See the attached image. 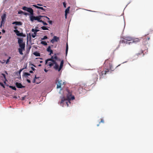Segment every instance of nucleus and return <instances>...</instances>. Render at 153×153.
I'll return each mask as SVG.
<instances>
[{
    "label": "nucleus",
    "mask_w": 153,
    "mask_h": 153,
    "mask_svg": "<svg viewBox=\"0 0 153 153\" xmlns=\"http://www.w3.org/2000/svg\"><path fill=\"white\" fill-rule=\"evenodd\" d=\"M60 98H61V101L60 102L61 105L63 106V105H66L67 107L68 106V103H70L71 102L70 101L71 100H74L75 99V97L74 96H71V95H70L69 96L67 97V99H65L64 97H60Z\"/></svg>",
    "instance_id": "1"
},
{
    "label": "nucleus",
    "mask_w": 153,
    "mask_h": 153,
    "mask_svg": "<svg viewBox=\"0 0 153 153\" xmlns=\"http://www.w3.org/2000/svg\"><path fill=\"white\" fill-rule=\"evenodd\" d=\"M132 40H133V38L131 37L126 36L125 37L124 39L121 40L120 42H121L122 43L128 44V42H127L128 41H131Z\"/></svg>",
    "instance_id": "2"
},
{
    "label": "nucleus",
    "mask_w": 153,
    "mask_h": 153,
    "mask_svg": "<svg viewBox=\"0 0 153 153\" xmlns=\"http://www.w3.org/2000/svg\"><path fill=\"white\" fill-rule=\"evenodd\" d=\"M22 9L29 13L30 14L34 12L33 10L30 7H28L25 6H24L22 8Z\"/></svg>",
    "instance_id": "3"
},
{
    "label": "nucleus",
    "mask_w": 153,
    "mask_h": 153,
    "mask_svg": "<svg viewBox=\"0 0 153 153\" xmlns=\"http://www.w3.org/2000/svg\"><path fill=\"white\" fill-rule=\"evenodd\" d=\"M13 31L15 33L16 35L19 36L25 37V35L23 34V33H20L18 30H14Z\"/></svg>",
    "instance_id": "4"
},
{
    "label": "nucleus",
    "mask_w": 153,
    "mask_h": 153,
    "mask_svg": "<svg viewBox=\"0 0 153 153\" xmlns=\"http://www.w3.org/2000/svg\"><path fill=\"white\" fill-rule=\"evenodd\" d=\"M109 72V71L108 69H107L106 70L102 71L101 73V74H100V78H103L104 77L103 76L104 74L105 75L106 74H108Z\"/></svg>",
    "instance_id": "5"
},
{
    "label": "nucleus",
    "mask_w": 153,
    "mask_h": 153,
    "mask_svg": "<svg viewBox=\"0 0 153 153\" xmlns=\"http://www.w3.org/2000/svg\"><path fill=\"white\" fill-rule=\"evenodd\" d=\"M59 38L58 37L56 36H54L53 37V38L52 39L51 41V42L52 43H53L55 42H57L58 41V40H59Z\"/></svg>",
    "instance_id": "6"
},
{
    "label": "nucleus",
    "mask_w": 153,
    "mask_h": 153,
    "mask_svg": "<svg viewBox=\"0 0 153 153\" xmlns=\"http://www.w3.org/2000/svg\"><path fill=\"white\" fill-rule=\"evenodd\" d=\"M15 85L16 87L19 88H22L25 87V86H23L21 83L18 82H16Z\"/></svg>",
    "instance_id": "7"
},
{
    "label": "nucleus",
    "mask_w": 153,
    "mask_h": 153,
    "mask_svg": "<svg viewBox=\"0 0 153 153\" xmlns=\"http://www.w3.org/2000/svg\"><path fill=\"white\" fill-rule=\"evenodd\" d=\"M30 19L31 22H33L35 20V16H34V12L30 14Z\"/></svg>",
    "instance_id": "8"
},
{
    "label": "nucleus",
    "mask_w": 153,
    "mask_h": 153,
    "mask_svg": "<svg viewBox=\"0 0 153 153\" xmlns=\"http://www.w3.org/2000/svg\"><path fill=\"white\" fill-rule=\"evenodd\" d=\"M12 24L15 25H16L21 26L22 25V23L20 21H14L12 23Z\"/></svg>",
    "instance_id": "9"
},
{
    "label": "nucleus",
    "mask_w": 153,
    "mask_h": 153,
    "mask_svg": "<svg viewBox=\"0 0 153 153\" xmlns=\"http://www.w3.org/2000/svg\"><path fill=\"white\" fill-rule=\"evenodd\" d=\"M50 61L52 62V63L53 64H56L57 63L56 61L54 59H47L46 60H45L46 65L48 63V61Z\"/></svg>",
    "instance_id": "10"
},
{
    "label": "nucleus",
    "mask_w": 153,
    "mask_h": 153,
    "mask_svg": "<svg viewBox=\"0 0 153 153\" xmlns=\"http://www.w3.org/2000/svg\"><path fill=\"white\" fill-rule=\"evenodd\" d=\"M43 17V16L41 15L35 16V20H37L39 22H42V20H40L41 17Z\"/></svg>",
    "instance_id": "11"
},
{
    "label": "nucleus",
    "mask_w": 153,
    "mask_h": 153,
    "mask_svg": "<svg viewBox=\"0 0 153 153\" xmlns=\"http://www.w3.org/2000/svg\"><path fill=\"white\" fill-rule=\"evenodd\" d=\"M64 64V61L63 60H62L60 62V66L59 68V69L58 70V71H59L62 68V67L63 66V65Z\"/></svg>",
    "instance_id": "12"
},
{
    "label": "nucleus",
    "mask_w": 153,
    "mask_h": 153,
    "mask_svg": "<svg viewBox=\"0 0 153 153\" xmlns=\"http://www.w3.org/2000/svg\"><path fill=\"white\" fill-rule=\"evenodd\" d=\"M20 48L25 49V43H23L20 44H19Z\"/></svg>",
    "instance_id": "13"
},
{
    "label": "nucleus",
    "mask_w": 153,
    "mask_h": 153,
    "mask_svg": "<svg viewBox=\"0 0 153 153\" xmlns=\"http://www.w3.org/2000/svg\"><path fill=\"white\" fill-rule=\"evenodd\" d=\"M139 40L138 39H137L136 40L133 41L132 42H128V44L129 45H130L132 44L133 43H137V42H139Z\"/></svg>",
    "instance_id": "14"
},
{
    "label": "nucleus",
    "mask_w": 153,
    "mask_h": 153,
    "mask_svg": "<svg viewBox=\"0 0 153 153\" xmlns=\"http://www.w3.org/2000/svg\"><path fill=\"white\" fill-rule=\"evenodd\" d=\"M55 59V60H57L58 57L56 56V54L55 53L54 54V56H52L51 58L50 59Z\"/></svg>",
    "instance_id": "15"
},
{
    "label": "nucleus",
    "mask_w": 153,
    "mask_h": 153,
    "mask_svg": "<svg viewBox=\"0 0 153 153\" xmlns=\"http://www.w3.org/2000/svg\"><path fill=\"white\" fill-rule=\"evenodd\" d=\"M18 43L19 44H22L23 43V40L22 39L18 38Z\"/></svg>",
    "instance_id": "16"
},
{
    "label": "nucleus",
    "mask_w": 153,
    "mask_h": 153,
    "mask_svg": "<svg viewBox=\"0 0 153 153\" xmlns=\"http://www.w3.org/2000/svg\"><path fill=\"white\" fill-rule=\"evenodd\" d=\"M33 54L36 56H40V54L37 51H35L34 52Z\"/></svg>",
    "instance_id": "17"
},
{
    "label": "nucleus",
    "mask_w": 153,
    "mask_h": 153,
    "mask_svg": "<svg viewBox=\"0 0 153 153\" xmlns=\"http://www.w3.org/2000/svg\"><path fill=\"white\" fill-rule=\"evenodd\" d=\"M56 81L58 82V83L59 85H62L64 82H62L61 80H60L58 78L56 79Z\"/></svg>",
    "instance_id": "18"
},
{
    "label": "nucleus",
    "mask_w": 153,
    "mask_h": 153,
    "mask_svg": "<svg viewBox=\"0 0 153 153\" xmlns=\"http://www.w3.org/2000/svg\"><path fill=\"white\" fill-rule=\"evenodd\" d=\"M25 49H22L21 48H19L18 49V51L19 53L21 55H22L23 54V51H25Z\"/></svg>",
    "instance_id": "19"
},
{
    "label": "nucleus",
    "mask_w": 153,
    "mask_h": 153,
    "mask_svg": "<svg viewBox=\"0 0 153 153\" xmlns=\"http://www.w3.org/2000/svg\"><path fill=\"white\" fill-rule=\"evenodd\" d=\"M31 31L34 32V34H36L37 32L39 31V30L36 29H34L33 28H32L31 30Z\"/></svg>",
    "instance_id": "20"
},
{
    "label": "nucleus",
    "mask_w": 153,
    "mask_h": 153,
    "mask_svg": "<svg viewBox=\"0 0 153 153\" xmlns=\"http://www.w3.org/2000/svg\"><path fill=\"white\" fill-rule=\"evenodd\" d=\"M1 20L5 21L6 18V14L4 13L1 17Z\"/></svg>",
    "instance_id": "21"
},
{
    "label": "nucleus",
    "mask_w": 153,
    "mask_h": 153,
    "mask_svg": "<svg viewBox=\"0 0 153 153\" xmlns=\"http://www.w3.org/2000/svg\"><path fill=\"white\" fill-rule=\"evenodd\" d=\"M48 27L45 26H43L41 27V28L43 30H48Z\"/></svg>",
    "instance_id": "22"
},
{
    "label": "nucleus",
    "mask_w": 153,
    "mask_h": 153,
    "mask_svg": "<svg viewBox=\"0 0 153 153\" xmlns=\"http://www.w3.org/2000/svg\"><path fill=\"white\" fill-rule=\"evenodd\" d=\"M53 68L56 70H58V71L59 67L57 63L55 64V66Z\"/></svg>",
    "instance_id": "23"
},
{
    "label": "nucleus",
    "mask_w": 153,
    "mask_h": 153,
    "mask_svg": "<svg viewBox=\"0 0 153 153\" xmlns=\"http://www.w3.org/2000/svg\"><path fill=\"white\" fill-rule=\"evenodd\" d=\"M68 43H67L66 44V51H65V54L66 56L67 55L68 51Z\"/></svg>",
    "instance_id": "24"
},
{
    "label": "nucleus",
    "mask_w": 153,
    "mask_h": 153,
    "mask_svg": "<svg viewBox=\"0 0 153 153\" xmlns=\"http://www.w3.org/2000/svg\"><path fill=\"white\" fill-rule=\"evenodd\" d=\"M9 87L13 90L16 91V88L15 86L9 85Z\"/></svg>",
    "instance_id": "25"
},
{
    "label": "nucleus",
    "mask_w": 153,
    "mask_h": 153,
    "mask_svg": "<svg viewBox=\"0 0 153 153\" xmlns=\"http://www.w3.org/2000/svg\"><path fill=\"white\" fill-rule=\"evenodd\" d=\"M41 43L45 46L47 45L48 44L45 41H41Z\"/></svg>",
    "instance_id": "26"
},
{
    "label": "nucleus",
    "mask_w": 153,
    "mask_h": 153,
    "mask_svg": "<svg viewBox=\"0 0 153 153\" xmlns=\"http://www.w3.org/2000/svg\"><path fill=\"white\" fill-rule=\"evenodd\" d=\"M24 75L25 76V77L27 78V76H30V74L29 73L27 72H25L24 73Z\"/></svg>",
    "instance_id": "27"
},
{
    "label": "nucleus",
    "mask_w": 153,
    "mask_h": 153,
    "mask_svg": "<svg viewBox=\"0 0 153 153\" xmlns=\"http://www.w3.org/2000/svg\"><path fill=\"white\" fill-rule=\"evenodd\" d=\"M24 69V68H23L22 69H21L19 70L18 72L17 73V75L18 76V75H20V73L21 72H22V71Z\"/></svg>",
    "instance_id": "28"
},
{
    "label": "nucleus",
    "mask_w": 153,
    "mask_h": 153,
    "mask_svg": "<svg viewBox=\"0 0 153 153\" xmlns=\"http://www.w3.org/2000/svg\"><path fill=\"white\" fill-rule=\"evenodd\" d=\"M70 7H68L66 9L65 12L67 13H69V11L70 10Z\"/></svg>",
    "instance_id": "29"
},
{
    "label": "nucleus",
    "mask_w": 153,
    "mask_h": 153,
    "mask_svg": "<svg viewBox=\"0 0 153 153\" xmlns=\"http://www.w3.org/2000/svg\"><path fill=\"white\" fill-rule=\"evenodd\" d=\"M48 63H49L48 65L50 67H51L53 65V64L52 63V62H48Z\"/></svg>",
    "instance_id": "30"
},
{
    "label": "nucleus",
    "mask_w": 153,
    "mask_h": 153,
    "mask_svg": "<svg viewBox=\"0 0 153 153\" xmlns=\"http://www.w3.org/2000/svg\"><path fill=\"white\" fill-rule=\"evenodd\" d=\"M11 57H8V58L7 59L6 62V64H7L9 62H10V59L11 58Z\"/></svg>",
    "instance_id": "31"
},
{
    "label": "nucleus",
    "mask_w": 153,
    "mask_h": 153,
    "mask_svg": "<svg viewBox=\"0 0 153 153\" xmlns=\"http://www.w3.org/2000/svg\"><path fill=\"white\" fill-rule=\"evenodd\" d=\"M51 50H52L51 49V47L50 46H48L47 49V51L48 52L50 51Z\"/></svg>",
    "instance_id": "32"
},
{
    "label": "nucleus",
    "mask_w": 153,
    "mask_h": 153,
    "mask_svg": "<svg viewBox=\"0 0 153 153\" xmlns=\"http://www.w3.org/2000/svg\"><path fill=\"white\" fill-rule=\"evenodd\" d=\"M48 39V37L47 36H44L41 39L42 40H44Z\"/></svg>",
    "instance_id": "33"
},
{
    "label": "nucleus",
    "mask_w": 153,
    "mask_h": 153,
    "mask_svg": "<svg viewBox=\"0 0 153 153\" xmlns=\"http://www.w3.org/2000/svg\"><path fill=\"white\" fill-rule=\"evenodd\" d=\"M1 75L3 76V77H4V79L5 80H7V79H6V78L5 75L4 74H3V73H2L1 74Z\"/></svg>",
    "instance_id": "34"
},
{
    "label": "nucleus",
    "mask_w": 153,
    "mask_h": 153,
    "mask_svg": "<svg viewBox=\"0 0 153 153\" xmlns=\"http://www.w3.org/2000/svg\"><path fill=\"white\" fill-rule=\"evenodd\" d=\"M23 12L21 10H20L19 11H18V14H23Z\"/></svg>",
    "instance_id": "35"
},
{
    "label": "nucleus",
    "mask_w": 153,
    "mask_h": 153,
    "mask_svg": "<svg viewBox=\"0 0 153 153\" xmlns=\"http://www.w3.org/2000/svg\"><path fill=\"white\" fill-rule=\"evenodd\" d=\"M33 6L35 7L37 9H40V7L36 5H33Z\"/></svg>",
    "instance_id": "36"
},
{
    "label": "nucleus",
    "mask_w": 153,
    "mask_h": 153,
    "mask_svg": "<svg viewBox=\"0 0 153 153\" xmlns=\"http://www.w3.org/2000/svg\"><path fill=\"white\" fill-rule=\"evenodd\" d=\"M63 4L64 7L66 8V3L65 2H64L63 3Z\"/></svg>",
    "instance_id": "37"
},
{
    "label": "nucleus",
    "mask_w": 153,
    "mask_h": 153,
    "mask_svg": "<svg viewBox=\"0 0 153 153\" xmlns=\"http://www.w3.org/2000/svg\"><path fill=\"white\" fill-rule=\"evenodd\" d=\"M42 22L43 23V25H48V24L47 23H46L45 22H44L43 21H42V22Z\"/></svg>",
    "instance_id": "38"
},
{
    "label": "nucleus",
    "mask_w": 153,
    "mask_h": 153,
    "mask_svg": "<svg viewBox=\"0 0 153 153\" xmlns=\"http://www.w3.org/2000/svg\"><path fill=\"white\" fill-rule=\"evenodd\" d=\"M0 85L2 87H3V88H5L4 85V84L0 82Z\"/></svg>",
    "instance_id": "39"
},
{
    "label": "nucleus",
    "mask_w": 153,
    "mask_h": 153,
    "mask_svg": "<svg viewBox=\"0 0 153 153\" xmlns=\"http://www.w3.org/2000/svg\"><path fill=\"white\" fill-rule=\"evenodd\" d=\"M29 35L30 36V42H31V34L30 33H29Z\"/></svg>",
    "instance_id": "40"
},
{
    "label": "nucleus",
    "mask_w": 153,
    "mask_h": 153,
    "mask_svg": "<svg viewBox=\"0 0 153 153\" xmlns=\"http://www.w3.org/2000/svg\"><path fill=\"white\" fill-rule=\"evenodd\" d=\"M26 96H25L24 97H22V100H25V97H26Z\"/></svg>",
    "instance_id": "41"
},
{
    "label": "nucleus",
    "mask_w": 153,
    "mask_h": 153,
    "mask_svg": "<svg viewBox=\"0 0 153 153\" xmlns=\"http://www.w3.org/2000/svg\"><path fill=\"white\" fill-rule=\"evenodd\" d=\"M48 22L49 23L50 25H52V21H48Z\"/></svg>",
    "instance_id": "42"
},
{
    "label": "nucleus",
    "mask_w": 153,
    "mask_h": 153,
    "mask_svg": "<svg viewBox=\"0 0 153 153\" xmlns=\"http://www.w3.org/2000/svg\"><path fill=\"white\" fill-rule=\"evenodd\" d=\"M40 9L43 10L44 11H45V9L42 7H40Z\"/></svg>",
    "instance_id": "43"
},
{
    "label": "nucleus",
    "mask_w": 153,
    "mask_h": 153,
    "mask_svg": "<svg viewBox=\"0 0 153 153\" xmlns=\"http://www.w3.org/2000/svg\"><path fill=\"white\" fill-rule=\"evenodd\" d=\"M61 85H59H59L58 84L57 85V88H61Z\"/></svg>",
    "instance_id": "44"
},
{
    "label": "nucleus",
    "mask_w": 153,
    "mask_h": 153,
    "mask_svg": "<svg viewBox=\"0 0 153 153\" xmlns=\"http://www.w3.org/2000/svg\"><path fill=\"white\" fill-rule=\"evenodd\" d=\"M23 14L26 16H27V15H30V14L29 13L26 12H24Z\"/></svg>",
    "instance_id": "45"
},
{
    "label": "nucleus",
    "mask_w": 153,
    "mask_h": 153,
    "mask_svg": "<svg viewBox=\"0 0 153 153\" xmlns=\"http://www.w3.org/2000/svg\"><path fill=\"white\" fill-rule=\"evenodd\" d=\"M4 22H5V21L1 20V24H4Z\"/></svg>",
    "instance_id": "46"
},
{
    "label": "nucleus",
    "mask_w": 153,
    "mask_h": 153,
    "mask_svg": "<svg viewBox=\"0 0 153 153\" xmlns=\"http://www.w3.org/2000/svg\"><path fill=\"white\" fill-rule=\"evenodd\" d=\"M49 52H50L49 55H51V54L53 53V51L52 50H51Z\"/></svg>",
    "instance_id": "47"
},
{
    "label": "nucleus",
    "mask_w": 153,
    "mask_h": 153,
    "mask_svg": "<svg viewBox=\"0 0 153 153\" xmlns=\"http://www.w3.org/2000/svg\"><path fill=\"white\" fill-rule=\"evenodd\" d=\"M36 34H32V37L33 38H34L36 37Z\"/></svg>",
    "instance_id": "48"
},
{
    "label": "nucleus",
    "mask_w": 153,
    "mask_h": 153,
    "mask_svg": "<svg viewBox=\"0 0 153 153\" xmlns=\"http://www.w3.org/2000/svg\"><path fill=\"white\" fill-rule=\"evenodd\" d=\"M68 13H67L65 12V18H67V14Z\"/></svg>",
    "instance_id": "49"
},
{
    "label": "nucleus",
    "mask_w": 153,
    "mask_h": 153,
    "mask_svg": "<svg viewBox=\"0 0 153 153\" xmlns=\"http://www.w3.org/2000/svg\"><path fill=\"white\" fill-rule=\"evenodd\" d=\"M27 82L29 83H30L31 82H30V80L29 79H27Z\"/></svg>",
    "instance_id": "50"
},
{
    "label": "nucleus",
    "mask_w": 153,
    "mask_h": 153,
    "mask_svg": "<svg viewBox=\"0 0 153 153\" xmlns=\"http://www.w3.org/2000/svg\"><path fill=\"white\" fill-rule=\"evenodd\" d=\"M28 36L27 35V44H28Z\"/></svg>",
    "instance_id": "51"
},
{
    "label": "nucleus",
    "mask_w": 153,
    "mask_h": 153,
    "mask_svg": "<svg viewBox=\"0 0 153 153\" xmlns=\"http://www.w3.org/2000/svg\"><path fill=\"white\" fill-rule=\"evenodd\" d=\"M5 62V60H3L2 61H1V62L2 64L4 63Z\"/></svg>",
    "instance_id": "52"
},
{
    "label": "nucleus",
    "mask_w": 153,
    "mask_h": 153,
    "mask_svg": "<svg viewBox=\"0 0 153 153\" xmlns=\"http://www.w3.org/2000/svg\"><path fill=\"white\" fill-rule=\"evenodd\" d=\"M31 68L32 70L33 71H34L35 70V69L33 67H31Z\"/></svg>",
    "instance_id": "53"
},
{
    "label": "nucleus",
    "mask_w": 153,
    "mask_h": 153,
    "mask_svg": "<svg viewBox=\"0 0 153 153\" xmlns=\"http://www.w3.org/2000/svg\"><path fill=\"white\" fill-rule=\"evenodd\" d=\"M2 32L3 33H4L5 32V30L4 29H2Z\"/></svg>",
    "instance_id": "54"
},
{
    "label": "nucleus",
    "mask_w": 153,
    "mask_h": 153,
    "mask_svg": "<svg viewBox=\"0 0 153 153\" xmlns=\"http://www.w3.org/2000/svg\"><path fill=\"white\" fill-rule=\"evenodd\" d=\"M101 122L104 123V121L103 119H101V121L100 122V123Z\"/></svg>",
    "instance_id": "55"
},
{
    "label": "nucleus",
    "mask_w": 153,
    "mask_h": 153,
    "mask_svg": "<svg viewBox=\"0 0 153 153\" xmlns=\"http://www.w3.org/2000/svg\"><path fill=\"white\" fill-rule=\"evenodd\" d=\"M13 27H14V28L15 29L14 30H17V27L16 26H14Z\"/></svg>",
    "instance_id": "56"
},
{
    "label": "nucleus",
    "mask_w": 153,
    "mask_h": 153,
    "mask_svg": "<svg viewBox=\"0 0 153 153\" xmlns=\"http://www.w3.org/2000/svg\"><path fill=\"white\" fill-rule=\"evenodd\" d=\"M39 78V77H37L36 76V75L35 76V77H34V79H38Z\"/></svg>",
    "instance_id": "57"
},
{
    "label": "nucleus",
    "mask_w": 153,
    "mask_h": 153,
    "mask_svg": "<svg viewBox=\"0 0 153 153\" xmlns=\"http://www.w3.org/2000/svg\"><path fill=\"white\" fill-rule=\"evenodd\" d=\"M43 17H45L48 19V20H50V18L46 16H43Z\"/></svg>",
    "instance_id": "58"
},
{
    "label": "nucleus",
    "mask_w": 153,
    "mask_h": 153,
    "mask_svg": "<svg viewBox=\"0 0 153 153\" xmlns=\"http://www.w3.org/2000/svg\"><path fill=\"white\" fill-rule=\"evenodd\" d=\"M109 66H110V69L111 70V68H112V65H111V64H110V65H109Z\"/></svg>",
    "instance_id": "59"
},
{
    "label": "nucleus",
    "mask_w": 153,
    "mask_h": 153,
    "mask_svg": "<svg viewBox=\"0 0 153 153\" xmlns=\"http://www.w3.org/2000/svg\"><path fill=\"white\" fill-rule=\"evenodd\" d=\"M35 81H36V79H34L33 80V83H34L35 82Z\"/></svg>",
    "instance_id": "60"
},
{
    "label": "nucleus",
    "mask_w": 153,
    "mask_h": 153,
    "mask_svg": "<svg viewBox=\"0 0 153 153\" xmlns=\"http://www.w3.org/2000/svg\"><path fill=\"white\" fill-rule=\"evenodd\" d=\"M37 5L38 6H42V4H37Z\"/></svg>",
    "instance_id": "61"
},
{
    "label": "nucleus",
    "mask_w": 153,
    "mask_h": 153,
    "mask_svg": "<svg viewBox=\"0 0 153 153\" xmlns=\"http://www.w3.org/2000/svg\"><path fill=\"white\" fill-rule=\"evenodd\" d=\"M29 72L30 73H33V71H30Z\"/></svg>",
    "instance_id": "62"
},
{
    "label": "nucleus",
    "mask_w": 153,
    "mask_h": 153,
    "mask_svg": "<svg viewBox=\"0 0 153 153\" xmlns=\"http://www.w3.org/2000/svg\"><path fill=\"white\" fill-rule=\"evenodd\" d=\"M13 98L15 99H17V97L16 96H14V97H13Z\"/></svg>",
    "instance_id": "63"
},
{
    "label": "nucleus",
    "mask_w": 153,
    "mask_h": 153,
    "mask_svg": "<svg viewBox=\"0 0 153 153\" xmlns=\"http://www.w3.org/2000/svg\"><path fill=\"white\" fill-rule=\"evenodd\" d=\"M31 65L33 66L34 67H36V66L35 65H33V64H31Z\"/></svg>",
    "instance_id": "64"
}]
</instances>
